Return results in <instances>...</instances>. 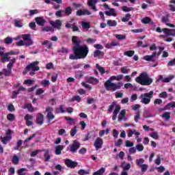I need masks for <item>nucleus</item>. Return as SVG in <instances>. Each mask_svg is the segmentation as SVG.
I'll use <instances>...</instances> for the list:
<instances>
[{
	"label": "nucleus",
	"instance_id": "nucleus-1",
	"mask_svg": "<svg viewBox=\"0 0 175 175\" xmlns=\"http://www.w3.org/2000/svg\"><path fill=\"white\" fill-rule=\"evenodd\" d=\"M72 43L74 44L72 50L75 54L70 55V59H81L82 58H85L90 51L88 46L87 45H80L81 41L76 36H72Z\"/></svg>",
	"mask_w": 175,
	"mask_h": 175
},
{
	"label": "nucleus",
	"instance_id": "nucleus-2",
	"mask_svg": "<svg viewBox=\"0 0 175 175\" xmlns=\"http://www.w3.org/2000/svg\"><path fill=\"white\" fill-rule=\"evenodd\" d=\"M10 55H16L14 51H10L9 52H1V57L2 62H10L7 65L8 69L3 70V73L5 76H9L12 73V69L14 64H16V58L10 59Z\"/></svg>",
	"mask_w": 175,
	"mask_h": 175
},
{
	"label": "nucleus",
	"instance_id": "nucleus-3",
	"mask_svg": "<svg viewBox=\"0 0 175 175\" xmlns=\"http://www.w3.org/2000/svg\"><path fill=\"white\" fill-rule=\"evenodd\" d=\"M117 81L116 76H111L109 80L105 83V87L107 91H116V90H120L121 87L124 85L123 83L118 82L117 83H112L111 81Z\"/></svg>",
	"mask_w": 175,
	"mask_h": 175
},
{
	"label": "nucleus",
	"instance_id": "nucleus-4",
	"mask_svg": "<svg viewBox=\"0 0 175 175\" xmlns=\"http://www.w3.org/2000/svg\"><path fill=\"white\" fill-rule=\"evenodd\" d=\"M135 81L142 85H150L152 83V79L147 73L143 72L135 79Z\"/></svg>",
	"mask_w": 175,
	"mask_h": 175
},
{
	"label": "nucleus",
	"instance_id": "nucleus-5",
	"mask_svg": "<svg viewBox=\"0 0 175 175\" xmlns=\"http://www.w3.org/2000/svg\"><path fill=\"white\" fill-rule=\"evenodd\" d=\"M154 96V92L150 91L148 93H144L140 95L141 103L148 105L151 102V98Z\"/></svg>",
	"mask_w": 175,
	"mask_h": 175
},
{
	"label": "nucleus",
	"instance_id": "nucleus-6",
	"mask_svg": "<svg viewBox=\"0 0 175 175\" xmlns=\"http://www.w3.org/2000/svg\"><path fill=\"white\" fill-rule=\"evenodd\" d=\"M39 64V62H34L33 63H31L26 67V72H29V70H32L33 72H35V70H39V66H37V65Z\"/></svg>",
	"mask_w": 175,
	"mask_h": 175
},
{
	"label": "nucleus",
	"instance_id": "nucleus-7",
	"mask_svg": "<svg viewBox=\"0 0 175 175\" xmlns=\"http://www.w3.org/2000/svg\"><path fill=\"white\" fill-rule=\"evenodd\" d=\"M158 55L157 52H154L152 55H146L143 57V59L145 61H150L151 62H155L157 59H158Z\"/></svg>",
	"mask_w": 175,
	"mask_h": 175
},
{
	"label": "nucleus",
	"instance_id": "nucleus-8",
	"mask_svg": "<svg viewBox=\"0 0 175 175\" xmlns=\"http://www.w3.org/2000/svg\"><path fill=\"white\" fill-rule=\"evenodd\" d=\"M21 38L25 40V46H32L33 44V41H32L29 34L22 35Z\"/></svg>",
	"mask_w": 175,
	"mask_h": 175
},
{
	"label": "nucleus",
	"instance_id": "nucleus-9",
	"mask_svg": "<svg viewBox=\"0 0 175 175\" xmlns=\"http://www.w3.org/2000/svg\"><path fill=\"white\" fill-rule=\"evenodd\" d=\"M46 111L47 113L46 118L49 120V123L50 124L51 120H54V118H55V116L53 114V108L48 107L46 109Z\"/></svg>",
	"mask_w": 175,
	"mask_h": 175
},
{
	"label": "nucleus",
	"instance_id": "nucleus-10",
	"mask_svg": "<svg viewBox=\"0 0 175 175\" xmlns=\"http://www.w3.org/2000/svg\"><path fill=\"white\" fill-rule=\"evenodd\" d=\"M103 146V139L100 137H97L94 142V147L96 150H100Z\"/></svg>",
	"mask_w": 175,
	"mask_h": 175
},
{
	"label": "nucleus",
	"instance_id": "nucleus-11",
	"mask_svg": "<svg viewBox=\"0 0 175 175\" xmlns=\"http://www.w3.org/2000/svg\"><path fill=\"white\" fill-rule=\"evenodd\" d=\"M15 86L19 87V88L17 92L14 91L12 92V99H14L15 98H16L17 95H18V94H20V92H23L25 91V90H26L25 88L21 86L20 83H17L16 85H15Z\"/></svg>",
	"mask_w": 175,
	"mask_h": 175
},
{
	"label": "nucleus",
	"instance_id": "nucleus-12",
	"mask_svg": "<svg viewBox=\"0 0 175 175\" xmlns=\"http://www.w3.org/2000/svg\"><path fill=\"white\" fill-rule=\"evenodd\" d=\"M80 148V143L77 140H74L72 144L70 146V150L71 152H76Z\"/></svg>",
	"mask_w": 175,
	"mask_h": 175
},
{
	"label": "nucleus",
	"instance_id": "nucleus-13",
	"mask_svg": "<svg viewBox=\"0 0 175 175\" xmlns=\"http://www.w3.org/2000/svg\"><path fill=\"white\" fill-rule=\"evenodd\" d=\"M45 3H51L54 5V9L55 10L59 9V5H56L54 3V2H56V3H62V0H44Z\"/></svg>",
	"mask_w": 175,
	"mask_h": 175
},
{
	"label": "nucleus",
	"instance_id": "nucleus-14",
	"mask_svg": "<svg viewBox=\"0 0 175 175\" xmlns=\"http://www.w3.org/2000/svg\"><path fill=\"white\" fill-rule=\"evenodd\" d=\"M96 3H98V0H88V5L89 8L92 9L94 12H98V9L96 8V6H95Z\"/></svg>",
	"mask_w": 175,
	"mask_h": 175
},
{
	"label": "nucleus",
	"instance_id": "nucleus-15",
	"mask_svg": "<svg viewBox=\"0 0 175 175\" xmlns=\"http://www.w3.org/2000/svg\"><path fill=\"white\" fill-rule=\"evenodd\" d=\"M91 14H92V13L87 9L77 11V16H91Z\"/></svg>",
	"mask_w": 175,
	"mask_h": 175
},
{
	"label": "nucleus",
	"instance_id": "nucleus-16",
	"mask_svg": "<svg viewBox=\"0 0 175 175\" xmlns=\"http://www.w3.org/2000/svg\"><path fill=\"white\" fill-rule=\"evenodd\" d=\"M10 133H12V131L10 130H8L7 131L6 136L3 137V139L1 140L3 144H8V142L12 140V135H10Z\"/></svg>",
	"mask_w": 175,
	"mask_h": 175
},
{
	"label": "nucleus",
	"instance_id": "nucleus-17",
	"mask_svg": "<svg viewBox=\"0 0 175 175\" xmlns=\"http://www.w3.org/2000/svg\"><path fill=\"white\" fill-rule=\"evenodd\" d=\"M65 164L68 167L75 168L77 166V162L73 161L69 159L65 160Z\"/></svg>",
	"mask_w": 175,
	"mask_h": 175
},
{
	"label": "nucleus",
	"instance_id": "nucleus-18",
	"mask_svg": "<svg viewBox=\"0 0 175 175\" xmlns=\"http://www.w3.org/2000/svg\"><path fill=\"white\" fill-rule=\"evenodd\" d=\"M49 23L53 28H57V29H59L62 25V23H61V21L59 20H56L55 21H51Z\"/></svg>",
	"mask_w": 175,
	"mask_h": 175
},
{
	"label": "nucleus",
	"instance_id": "nucleus-19",
	"mask_svg": "<svg viewBox=\"0 0 175 175\" xmlns=\"http://www.w3.org/2000/svg\"><path fill=\"white\" fill-rule=\"evenodd\" d=\"M163 32H164L167 36H175V29L164 28L163 29Z\"/></svg>",
	"mask_w": 175,
	"mask_h": 175
},
{
	"label": "nucleus",
	"instance_id": "nucleus-20",
	"mask_svg": "<svg viewBox=\"0 0 175 175\" xmlns=\"http://www.w3.org/2000/svg\"><path fill=\"white\" fill-rule=\"evenodd\" d=\"M36 23L38 24V25H40V27H43L44 24H46V20L43 17H36L35 18Z\"/></svg>",
	"mask_w": 175,
	"mask_h": 175
},
{
	"label": "nucleus",
	"instance_id": "nucleus-21",
	"mask_svg": "<svg viewBox=\"0 0 175 175\" xmlns=\"http://www.w3.org/2000/svg\"><path fill=\"white\" fill-rule=\"evenodd\" d=\"M116 46H120V43L116 40H113L111 43H107L105 44L106 49H112Z\"/></svg>",
	"mask_w": 175,
	"mask_h": 175
},
{
	"label": "nucleus",
	"instance_id": "nucleus-22",
	"mask_svg": "<svg viewBox=\"0 0 175 175\" xmlns=\"http://www.w3.org/2000/svg\"><path fill=\"white\" fill-rule=\"evenodd\" d=\"M131 163H126L125 161H123L121 164V167L122 168V170L124 172H126L131 169Z\"/></svg>",
	"mask_w": 175,
	"mask_h": 175
},
{
	"label": "nucleus",
	"instance_id": "nucleus-23",
	"mask_svg": "<svg viewBox=\"0 0 175 175\" xmlns=\"http://www.w3.org/2000/svg\"><path fill=\"white\" fill-rule=\"evenodd\" d=\"M12 162L14 165H18L20 163V157L16 154H14L12 157Z\"/></svg>",
	"mask_w": 175,
	"mask_h": 175
},
{
	"label": "nucleus",
	"instance_id": "nucleus-24",
	"mask_svg": "<svg viewBox=\"0 0 175 175\" xmlns=\"http://www.w3.org/2000/svg\"><path fill=\"white\" fill-rule=\"evenodd\" d=\"M64 148V146H61V145H59V146H57L55 147V153L56 155H61V153L62 152V150Z\"/></svg>",
	"mask_w": 175,
	"mask_h": 175
},
{
	"label": "nucleus",
	"instance_id": "nucleus-25",
	"mask_svg": "<svg viewBox=\"0 0 175 175\" xmlns=\"http://www.w3.org/2000/svg\"><path fill=\"white\" fill-rule=\"evenodd\" d=\"M40 84L42 85V87H44L45 88H47L50 85V80L49 79H44L40 81Z\"/></svg>",
	"mask_w": 175,
	"mask_h": 175
},
{
	"label": "nucleus",
	"instance_id": "nucleus-26",
	"mask_svg": "<svg viewBox=\"0 0 175 175\" xmlns=\"http://www.w3.org/2000/svg\"><path fill=\"white\" fill-rule=\"evenodd\" d=\"M105 13L106 16H113L114 17L117 16L116 11L113 8H110L109 11H106Z\"/></svg>",
	"mask_w": 175,
	"mask_h": 175
},
{
	"label": "nucleus",
	"instance_id": "nucleus-27",
	"mask_svg": "<svg viewBox=\"0 0 175 175\" xmlns=\"http://www.w3.org/2000/svg\"><path fill=\"white\" fill-rule=\"evenodd\" d=\"M43 122H44L43 114L38 113L37 116V123L39 124V125H42Z\"/></svg>",
	"mask_w": 175,
	"mask_h": 175
},
{
	"label": "nucleus",
	"instance_id": "nucleus-28",
	"mask_svg": "<svg viewBox=\"0 0 175 175\" xmlns=\"http://www.w3.org/2000/svg\"><path fill=\"white\" fill-rule=\"evenodd\" d=\"M126 114V112L125 109H123L120 112L119 118H118V121L120 122H121V121H122V120H124V117H125Z\"/></svg>",
	"mask_w": 175,
	"mask_h": 175
},
{
	"label": "nucleus",
	"instance_id": "nucleus-29",
	"mask_svg": "<svg viewBox=\"0 0 175 175\" xmlns=\"http://www.w3.org/2000/svg\"><path fill=\"white\" fill-rule=\"evenodd\" d=\"M44 161L46 162H49V161H50L51 158V155H50V153L49 152V150H46L45 151V153L44 154Z\"/></svg>",
	"mask_w": 175,
	"mask_h": 175
},
{
	"label": "nucleus",
	"instance_id": "nucleus-30",
	"mask_svg": "<svg viewBox=\"0 0 175 175\" xmlns=\"http://www.w3.org/2000/svg\"><path fill=\"white\" fill-rule=\"evenodd\" d=\"M106 172V168L101 167L100 170L94 172L92 175H103V173Z\"/></svg>",
	"mask_w": 175,
	"mask_h": 175
},
{
	"label": "nucleus",
	"instance_id": "nucleus-31",
	"mask_svg": "<svg viewBox=\"0 0 175 175\" xmlns=\"http://www.w3.org/2000/svg\"><path fill=\"white\" fill-rule=\"evenodd\" d=\"M104 53L103 51H100L99 50H96L94 53V57L100 58V57L103 56Z\"/></svg>",
	"mask_w": 175,
	"mask_h": 175
},
{
	"label": "nucleus",
	"instance_id": "nucleus-32",
	"mask_svg": "<svg viewBox=\"0 0 175 175\" xmlns=\"http://www.w3.org/2000/svg\"><path fill=\"white\" fill-rule=\"evenodd\" d=\"M44 46H46L47 49H51L53 47V43L49 40H45L42 42Z\"/></svg>",
	"mask_w": 175,
	"mask_h": 175
},
{
	"label": "nucleus",
	"instance_id": "nucleus-33",
	"mask_svg": "<svg viewBox=\"0 0 175 175\" xmlns=\"http://www.w3.org/2000/svg\"><path fill=\"white\" fill-rule=\"evenodd\" d=\"M107 24L109 25V27H116L117 21H113V20H109L107 21Z\"/></svg>",
	"mask_w": 175,
	"mask_h": 175
},
{
	"label": "nucleus",
	"instance_id": "nucleus-34",
	"mask_svg": "<svg viewBox=\"0 0 175 175\" xmlns=\"http://www.w3.org/2000/svg\"><path fill=\"white\" fill-rule=\"evenodd\" d=\"M88 81L92 84H98L99 83V81L94 77L89 78Z\"/></svg>",
	"mask_w": 175,
	"mask_h": 175
},
{
	"label": "nucleus",
	"instance_id": "nucleus-35",
	"mask_svg": "<svg viewBox=\"0 0 175 175\" xmlns=\"http://www.w3.org/2000/svg\"><path fill=\"white\" fill-rule=\"evenodd\" d=\"M96 68L98 69V70L101 73L102 75L106 73V71L105 70V68L103 67L99 66V64H96Z\"/></svg>",
	"mask_w": 175,
	"mask_h": 175
},
{
	"label": "nucleus",
	"instance_id": "nucleus-36",
	"mask_svg": "<svg viewBox=\"0 0 175 175\" xmlns=\"http://www.w3.org/2000/svg\"><path fill=\"white\" fill-rule=\"evenodd\" d=\"M81 26L84 29H90V23L88 22L82 21Z\"/></svg>",
	"mask_w": 175,
	"mask_h": 175
},
{
	"label": "nucleus",
	"instance_id": "nucleus-37",
	"mask_svg": "<svg viewBox=\"0 0 175 175\" xmlns=\"http://www.w3.org/2000/svg\"><path fill=\"white\" fill-rule=\"evenodd\" d=\"M15 27L18 28H21L23 27V21L21 20H16L14 21Z\"/></svg>",
	"mask_w": 175,
	"mask_h": 175
},
{
	"label": "nucleus",
	"instance_id": "nucleus-38",
	"mask_svg": "<svg viewBox=\"0 0 175 175\" xmlns=\"http://www.w3.org/2000/svg\"><path fill=\"white\" fill-rule=\"evenodd\" d=\"M4 43L5 44H12V43H13V38H10V37H7L4 40Z\"/></svg>",
	"mask_w": 175,
	"mask_h": 175
},
{
	"label": "nucleus",
	"instance_id": "nucleus-39",
	"mask_svg": "<svg viewBox=\"0 0 175 175\" xmlns=\"http://www.w3.org/2000/svg\"><path fill=\"white\" fill-rule=\"evenodd\" d=\"M120 110H121V106L120 105H116L115 107V109L113 111V115H116V116H118V113H120Z\"/></svg>",
	"mask_w": 175,
	"mask_h": 175
},
{
	"label": "nucleus",
	"instance_id": "nucleus-40",
	"mask_svg": "<svg viewBox=\"0 0 175 175\" xmlns=\"http://www.w3.org/2000/svg\"><path fill=\"white\" fill-rule=\"evenodd\" d=\"M115 38L119 40H124V39H126V36H124L122 34H116Z\"/></svg>",
	"mask_w": 175,
	"mask_h": 175
},
{
	"label": "nucleus",
	"instance_id": "nucleus-41",
	"mask_svg": "<svg viewBox=\"0 0 175 175\" xmlns=\"http://www.w3.org/2000/svg\"><path fill=\"white\" fill-rule=\"evenodd\" d=\"M135 54V51H127L124 53V55H126V57H133Z\"/></svg>",
	"mask_w": 175,
	"mask_h": 175
},
{
	"label": "nucleus",
	"instance_id": "nucleus-42",
	"mask_svg": "<svg viewBox=\"0 0 175 175\" xmlns=\"http://www.w3.org/2000/svg\"><path fill=\"white\" fill-rule=\"evenodd\" d=\"M174 77V75H170L168 77L164 78L163 83H170L171 80H173Z\"/></svg>",
	"mask_w": 175,
	"mask_h": 175
},
{
	"label": "nucleus",
	"instance_id": "nucleus-43",
	"mask_svg": "<svg viewBox=\"0 0 175 175\" xmlns=\"http://www.w3.org/2000/svg\"><path fill=\"white\" fill-rule=\"evenodd\" d=\"M143 163H144V159H137L136 164L137 165V166H139L140 167L141 166L144 165Z\"/></svg>",
	"mask_w": 175,
	"mask_h": 175
},
{
	"label": "nucleus",
	"instance_id": "nucleus-44",
	"mask_svg": "<svg viewBox=\"0 0 175 175\" xmlns=\"http://www.w3.org/2000/svg\"><path fill=\"white\" fill-rule=\"evenodd\" d=\"M7 118L8 121H14V120H16V116H14V114L10 113L7 116Z\"/></svg>",
	"mask_w": 175,
	"mask_h": 175
},
{
	"label": "nucleus",
	"instance_id": "nucleus-45",
	"mask_svg": "<svg viewBox=\"0 0 175 175\" xmlns=\"http://www.w3.org/2000/svg\"><path fill=\"white\" fill-rule=\"evenodd\" d=\"M163 118H165V121H169L170 120V113L165 112L164 114L162 115Z\"/></svg>",
	"mask_w": 175,
	"mask_h": 175
},
{
	"label": "nucleus",
	"instance_id": "nucleus-46",
	"mask_svg": "<svg viewBox=\"0 0 175 175\" xmlns=\"http://www.w3.org/2000/svg\"><path fill=\"white\" fill-rule=\"evenodd\" d=\"M150 22L151 19L149 17H145L142 19V23H143V24H150Z\"/></svg>",
	"mask_w": 175,
	"mask_h": 175
},
{
	"label": "nucleus",
	"instance_id": "nucleus-47",
	"mask_svg": "<svg viewBox=\"0 0 175 175\" xmlns=\"http://www.w3.org/2000/svg\"><path fill=\"white\" fill-rule=\"evenodd\" d=\"M135 131H136L135 129H129L127 134L128 137H132V136L135 135Z\"/></svg>",
	"mask_w": 175,
	"mask_h": 175
},
{
	"label": "nucleus",
	"instance_id": "nucleus-48",
	"mask_svg": "<svg viewBox=\"0 0 175 175\" xmlns=\"http://www.w3.org/2000/svg\"><path fill=\"white\" fill-rule=\"evenodd\" d=\"M129 20H131V14H126L125 17L122 18V23H126Z\"/></svg>",
	"mask_w": 175,
	"mask_h": 175
},
{
	"label": "nucleus",
	"instance_id": "nucleus-49",
	"mask_svg": "<svg viewBox=\"0 0 175 175\" xmlns=\"http://www.w3.org/2000/svg\"><path fill=\"white\" fill-rule=\"evenodd\" d=\"M150 137H152V139H155V140L158 139L159 137V135H158L157 132H153L151 134H150Z\"/></svg>",
	"mask_w": 175,
	"mask_h": 175
},
{
	"label": "nucleus",
	"instance_id": "nucleus-50",
	"mask_svg": "<svg viewBox=\"0 0 175 175\" xmlns=\"http://www.w3.org/2000/svg\"><path fill=\"white\" fill-rule=\"evenodd\" d=\"M33 83H35V81L31 80V79H26L24 81V84H26L27 85H32V84H33Z\"/></svg>",
	"mask_w": 175,
	"mask_h": 175
},
{
	"label": "nucleus",
	"instance_id": "nucleus-51",
	"mask_svg": "<svg viewBox=\"0 0 175 175\" xmlns=\"http://www.w3.org/2000/svg\"><path fill=\"white\" fill-rule=\"evenodd\" d=\"M76 133H77V127H74L70 131V136L72 137H73L75 136V135H76Z\"/></svg>",
	"mask_w": 175,
	"mask_h": 175
},
{
	"label": "nucleus",
	"instance_id": "nucleus-52",
	"mask_svg": "<svg viewBox=\"0 0 175 175\" xmlns=\"http://www.w3.org/2000/svg\"><path fill=\"white\" fill-rule=\"evenodd\" d=\"M26 107H27V110H29V111H31V113L33 111H35V109L33 108V107H32V104L26 105Z\"/></svg>",
	"mask_w": 175,
	"mask_h": 175
},
{
	"label": "nucleus",
	"instance_id": "nucleus-53",
	"mask_svg": "<svg viewBox=\"0 0 175 175\" xmlns=\"http://www.w3.org/2000/svg\"><path fill=\"white\" fill-rule=\"evenodd\" d=\"M135 148H136L135 149L139 152L143 151V150H144V146H143L142 144H137L136 145Z\"/></svg>",
	"mask_w": 175,
	"mask_h": 175
},
{
	"label": "nucleus",
	"instance_id": "nucleus-54",
	"mask_svg": "<svg viewBox=\"0 0 175 175\" xmlns=\"http://www.w3.org/2000/svg\"><path fill=\"white\" fill-rule=\"evenodd\" d=\"M159 97L165 99V98H167V93L166 92H163L159 94Z\"/></svg>",
	"mask_w": 175,
	"mask_h": 175
},
{
	"label": "nucleus",
	"instance_id": "nucleus-55",
	"mask_svg": "<svg viewBox=\"0 0 175 175\" xmlns=\"http://www.w3.org/2000/svg\"><path fill=\"white\" fill-rule=\"evenodd\" d=\"M75 100H77V102H80V100H81V97L79 96H75L71 98V102H75Z\"/></svg>",
	"mask_w": 175,
	"mask_h": 175
},
{
	"label": "nucleus",
	"instance_id": "nucleus-56",
	"mask_svg": "<svg viewBox=\"0 0 175 175\" xmlns=\"http://www.w3.org/2000/svg\"><path fill=\"white\" fill-rule=\"evenodd\" d=\"M8 175H14V174L16 173V170L14 169V167H12L9 169L8 171Z\"/></svg>",
	"mask_w": 175,
	"mask_h": 175
},
{
	"label": "nucleus",
	"instance_id": "nucleus-57",
	"mask_svg": "<svg viewBox=\"0 0 175 175\" xmlns=\"http://www.w3.org/2000/svg\"><path fill=\"white\" fill-rule=\"evenodd\" d=\"M65 120H66V121H68V124H74L75 123V119L72 118H69V117H66Z\"/></svg>",
	"mask_w": 175,
	"mask_h": 175
},
{
	"label": "nucleus",
	"instance_id": "nucleus-58",
	"mask_svg": "<svg viewBox=\"0 0 175 175\" xmlns=\"http://www.w3.org/2000/svg\"><path fill=\"white\" fill-rule=\"evenodd\" d=\"M42 150H37L36 151L31 152L30 154L31 157H36V155H38V154H39V152H41Z\"/></svg>",
	"mask_w": 175,
	"mask_h": 175
},
{
	"label": "nucleus",
	"instance_id": "nucleus-59",
	"mask_svg": "<svg viewBox=\"0 0 175 175\" xmlns=\"http://www.w3.org/2000/svg\"><path fill=\"white\" fill-rule=\"evenodd\" d=\"M64 12H65V11H64V10H59L55 12V16L57 17H62V13H64Z\"/></svg>",
	"mask_w": 175,
	"mask_h": 175
},
{
	"label": "nucleus",
	"instance_id": "nucleus-60",
	"mask_svg": "<svg viewBox=\"0 0 175 175\" xmlns=\"http://www.w3.org/2000/svg\"><path fill=\"white\" fill-rule=\"evenodd\" d=\"M122 73L126 75L129 72V69L127 67H123L121 68Z\"/></svg>",
	"mask_w": 175,
	"mask_h": 175
},
{
	"label": "nucleus",
	"instance_id": "nucleus-61",
	"mask_svg": "<svg viewBox=\"0 0 175 175\" xmlns=\"http://www.w3.org/2000/svg\"><path fill=\"white\" fill-rule=\"evenodd\" d=\"M132 8H129L127 6H123L122 8V10H123V12H131V10H132Z\"/></svg>",
	"mask_w": 175,
	"mask_h": 175
},
{
	"label": "nucleus",
	"instance_id": "nucleus-62",
	"mask_svg": "<svg viewBox=\"0 0 175 175\" xmlns=\"http://www.w3.org/2000/svg\"><path fill=\"white\" fill-rule=\"evenodd\" d=\"M126 147H133V142L131 141H126L125 142Z\"/></svg>",
	"mask_w": 175,
	"mask_h": 175
},
{
	"label": "nucleus",
	"instance_id": "nucleus-63",
	"mask_svg": "<svg viewBox=\"0 0 175 175\" xmlns=\"http://www.w3.org/2000/svg\"><path fill=\"white\" fill-rule=\"evenodd\" d=\"M174 65H175V58L167 63V66H174Z\"/></svg>",
	"mask_w": 175,
	"mask_h": 175
},
{
	"label": "nucleus",
	"instance_id": "nucleus-64",
	"mask_svg": "<svg viewBox=\"0 0 175 175\" xmlns=\"http://www.w3.org/2000/svg\"><path fill=\"white\" fill-rule=\"evenodd\" d=\"M166 107H175V102L172 101L166 105Z\"/></svg>",
	"mask_w": 175,
	"mask_h": 175
}]
</instances>
